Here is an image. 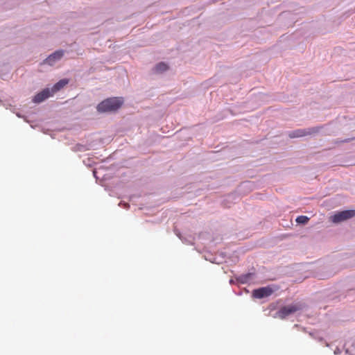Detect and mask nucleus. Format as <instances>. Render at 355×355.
Instances as JSON below:
<instances>
[{"label": "nucleus", "mask_w": 355, "mask_h": 355, "mask_svg": "<svg viewBox=\"0 0 355 355\" xmlns=\"http://www.w3.org/2000/svg\"><path fill=\"white\" fill-rule=\"evenodd\" d=\"M123 104L122 97L108 98L97 105V111L98 112H115L119 110Z\"/></svg>", "instance_id": "f257e3e1"}, {"label": "nucleus", "mask_w": 355, "mask_h": 355, "mask_svg": "<svg viewBox=\"0 0 355 355\" xmlns=\"http://www.w3.org/2000/svg\"><path fill=\"white\" fill-rule=\"evenodd\" d=\"M355 217V209L339 211L330 217L331 222H342Z\"/></svg>", "instance_id": "f03ea898"}, {"label": "nucleus", "mask_w": 355, "mask_h": 355, "mask_svg": "<svg viewBox=\"0 0 355 355\" xmlns=\"http://www.w3.org/2000/svg\"><path fill=\"white\" fill-rule=\"evenodd\" d=\"M318 130L317 128H310V129H299L294 131H292L289 133V137L291 138H297L302 137L306 135H312L315 132H317Z\"/></svg>", "instance_id": "7ed1b4c3"}, {"label": "nucleus", "mask_w": 355, "mask_h": 355, "mask_svg": "<svg viewBox=\"0 0 355 355\" xmlns=\"http://www.w3.org/2000/svg\"><path fill=\"white\" fill-rule=\"evenodd\" d=\"M53 94L50 89V88H46L43 89L42 92L37 94L33 98V101L35 103H40L48 98L50 96H52Z\"/></svg>", "instance_id": "20e7f679"}, {"label": "nucleus", "mask_w": 355, "mask_h": 355, "mask_svg": "<svg viewBox=\"0 0 355 355\" xmlns=\"http://www.w3.org/2000/svg\"><path fill=\"white\" fill-rule=\"evenodd\" d=\"M64 51L58 50L51 54L44 62L51 66L53 65L56 62L60 60L64 55Z\"/></svg>", "instance_id": "39448f33"}, {"label": "nucleus", "mask_w": 355, "mask_h": 355, "mask_svg": "<svg viewBox=\"0 0 355 355\" xmlns=\"http://www.w3.org/2000/svg\"><path fill=\"white\" fill-rule=\"evenodd\" d=\"M69 83V80L67 79H62L59 82H58L54 86L51 88L53 94H54L55 92H58L60 89L63 88L64 86H66Z\"/></svg>", "instance_id": "423d86ee"}, {"label": "nucleus", "mask_w": 355, "mask_h": 355, "mask_svg": "<svg viewBox=\"0 0 355 355\" xmlns=\"http://www.w3.org/2000/svg\"><path fill=\"white\" fill-rule=\"evenodd\" d=\"M168 69V67L164 62H160L156 65L155 69L157 72H163L166 71Z\"/></svg>", "instance_id": "0eeeda50"}, {"label": "nucleus", "mask_w": 355, "mask_h": 355, "mask_svg": "<svg viewBox=\"0 0 355 355\" xmlns=\"http://www.w3.org/2000/svg\"><path fill=\"white\" fill-rule=\"evenodd\" d=\"M309 218L306 216H300L295 219V222H308Z\"/></svg>", "instance_id": "6e6552de"}]
</instances>
